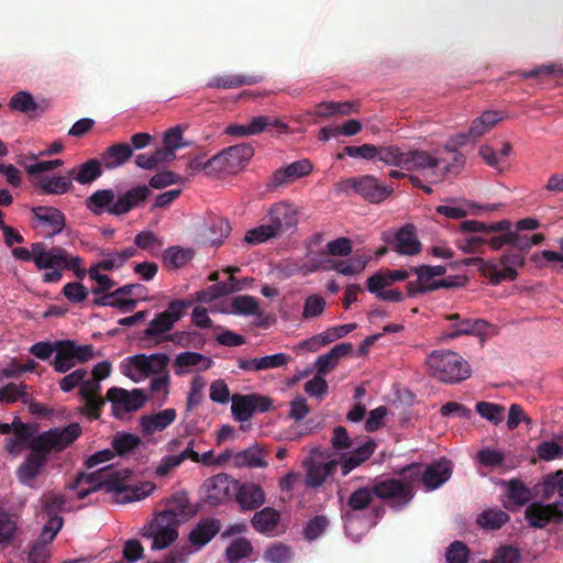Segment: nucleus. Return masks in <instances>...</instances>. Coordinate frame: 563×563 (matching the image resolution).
Here are the masks:
<instances>
[{
    "mask_svg": "<svg viewBox=\"0 0 563 563\" xmlns=\"http://www.w3.org/2000/svg\"><path fill=\"white\" fill-rule=\"evenodd\" d=\"M508 521V514L497 508L484 510L476 518L477 525L486 530L499 529Z\"/></svg>",
    "mask_w": 563,
    "mask_h": 563,
    "instance_id": "48",
    "label": "nucleus"
},
{
    "mask_svg": "<svg viewBox=\"0 0 563 563\" xmlns=\"http://www.w3.org/2000/svg\"><path fill=\"white\" fill-rule=\"evenodd\" d=\"M48 456L42 451L31 449L23 462L16 468V478L25 487L34 488V481L38 477L47 464Z\"/></svg>",
    "mask_w": 563,
    "mask_h": 563,
    "instance_id": "19",
    "label": "nucleus"
},
{
    "mask_svg": "<svg viewBox=\"0 0 563 563\" xmlns=\"http://www.w3.org/2000/svg\"><path fill=\"white\" fill-rule=\"evenodd\" d=\"M150 194L146 185L134 186L120 195L110 188L98 189L86 199L85 206L93 216L121 217L143 203Z\"/></svg>",
    "mask_w": 563,
    "mask_h": 563,
    "instance_id": "3",
    "label": "nucleus"
},
{
    "mask_svg": "<svg viewBox=\"0 0 563 563\" xmlns=\"http://www.w3.org/2000/svg\"><path fill=\"white\" fill-rule=\"evenodd\" d=\"M236 501L244 510H254L265 503V492L255 483L239 484L235 490Z\"/></svg>",
    "mask_w": 563,
    "mask_h": 563,
    "instance_id": "29",
    "label": "nucleus"
},
{
    "mask_svg": "<svg viewBox=\"0 0 563 563\" xmlns=\"http://www.w3.org/2000/svg\"><path fill=\"white\" fill-rule=\"evenodd\" d=\"M35 186L46 195H65L73 188V180L67 173L66 175H44L38 176Z\"/></svg>",
    "mask_w": 563,
    "mask_h": 563,
    "instance_id": "33",
    "label": "nucleus"
},
{
    "mask_svg": "<svg viewBox=\"0 0 563 563\" xmlns=\"http://www.w3.org/2000/svg\"><path fill=\"white\" fill-rule=\"evenodd\" d=\"M169 362L170 357L166 353H137L125 357L120 364V371L134 383L151 378L150 391L153 395H161L162 402H165L170 391Z\"/></svg>",
    "mask_w": 563,
    "mask_h": 563,
    "instance_id": "2",
    "label": "nucleus"
},
{
    "mask_svg": "<svg viewBox=\"0 0 563 563\" xmlns=\"http://www.w3.org/2000/svg\"><path fill=\"white\" fill-rule=\"evenodd\" d=\"M465 265L479 263L488 269L487 274L490 283L498 285L504 280H514L517 277V267L525 263L523 256L517 252H506L500 257V266L497 264L485 262L479 257H471L464 261Z\"/></svg>",
    "mask_w": 563,
    "mask_h": 563,
    "instance_id": "9",
    "label": "nucleus"
},
{
    "mask_svg": "<svg viewBox=\"0 0 563 563\" xmlns=\"http://www.w3.org/2000/svg\"><path fill=\"white\" fill-rule=\"evenodd\" d=\"M476 461L479 465L488 468H497L505 462V454L498 449L485 448L478 451Z\"/></svg>",
    "mask_w": 563,
    "mask_h": 563,
    "instance_id": "61",
    "label": "nucleus"
},
{
    "mask_svg": "<svg viewBox=\"0 0 563 563\" xmlns=\"http://www.w3.org/2000/svg\"><path fill=\"white\" fill-rule=\"evenodd\" d=\"M9 107L14 111L25 114L44 111V107H41V104L37 103L33 96L26 90H21L14 93L10 99Z\"/></svg>",
    "mask_w": 563,
    "mask_h": 563,
    "instance_id": "45",
    "label": "nucleus"
},
{
    "mask_svg": "<svg viewBox=\"0 0 563 563\" xmlns=\"http://www.w3.org/2000/svg\"><path fill=\"white\" fill-rule=\"evenodd\" d=\"M18 530L19 527L13 516L0 510V545L11 544L18 534Z\"/></svg>",
    "mask_w": 563,
    "mask_h": 563,
    "instance_id": "53",
    "label": "nucleus"
},
{
    "mask_svg": "<svg viewBox=\"0 0 563 563\" xmlns=\"http://www.w3.org/2000/svg\"><path fill=\"white\" fill-rule=\"evenodd\" d=\"M341 190L352 189L354 192L373 203L385 200L394 191L393 186L383 185L372 175H363L344 179L340 184Z\"/></svg>",
    "mask_w": 563,
    "mask_h": 563,
    "instance_id": "12",
    "label": "nucleus"
},
{
    "mask_svg": "<svg viewBox=\"0 0 563 563\" xmlns=\"http://www.w3.org/2000/svg\"><path fill=\"white\" fill-rule=\"evenodd\" d=\"M510 227L511 222L507 219L496 222L465 220L460 224V230L462 233H473L475 239H478L481 251L486 245L498 251L505 246V231Z\"/></svg>",
    "mask_w": 563,
    "mask_h": 563,
    "instance_id": "7",
    "label": "nucleus"
},
{
    "mask_svg": "<svg viewBox=\"0 0 563 563\" xmlns=\"http://www.w3.org/2000/svg\"><path fill=\"white\" fill-rule=\"evenodd\" d=\"M177 418L174 408H166L152 415H144L140 418V427L145 435H153L167 429Z\"/></svg>",
    "mask_w": 563,
    "mask_h": 563,
    "instance_id": "28",
    "label": "nucleus"
},
{
    "mask_svg": "<svg viewBox=\"0 0 563 563\" xmlns=\"http://www.w3.org/2000/svg\"><path fill=\"white\" fill-rule=\"evenodd\" d=\"M452 475V463L446 459H440L426 465L421 482L427 492H432L445 484Z\"/></svg>",
    "mask_w": 563,
    "mask_h": 563,
    "instance_id": "22",
    "label": "nucleus"
},
{
    "mask_svg": "<svg viewBox=\"0 0 563 563\" xmlns=\"http://www.w3.org/2000/svg\"><path fill=\"white\" fill-rule=\"evenodd\" d=\"M239 486L229 475L221 473L205 481L206 501L217 506L223 504L235 494Z\"/></svg>",
    "mask_w": 563,
    "mask_h": 563,
    "instance_id": "17",
    "label": "nucleus"
},
{
    "mask_svg": "<svg viewBox=\"0 0 563 563\" xmlns=\"http://www.w3.org/2000/svg\"><path fill=\"white\" fill-rule=\"evenodd\" d=\"M446 329L442 336L444 339H456L463 335L478 338L482 342L489 335L492 325L484 319L463 318L459 313L445 316Z\"/></svg>",
    "mask_w": 563,
    "mask_h": 563,
    "instance_id": "10",
    "label": "nucleus"
},
{
    "mask_svg": "<svg viewBox=\"0 0 563 563\" xmlns=\"http://www.w3.org/2000/svg\"><path fill=\"white\" fill-rule=\"evenodd\" d=\"M395 251L400 255L412 256L421 251L413 224H406L395 235Z\"/></svg>",
    "mask_w": 563,
    "mask_h": 563,
    "instance_id": "31",
    "label": "nucleus"
},
{
    "mask_svg": "<svg viewBox=\"0 0 563 563\" xmlns=\"http://www.w3.org/2000/svg\"><path fill=\"white\" fill-rule=\"evenodd\" d=\"M49 544L42 539L29 544L27 563H47L49 559Z\"/></svg>",
    "mask_w": 563,
    "mask_h": 563,
    "instance_id": "62",
    "label": "nucleus"
},
{
    "mask_svg": "<svg viewBox=\"0 0 563 563\" xmlns=\"http://www.w3.org/2000/svg\"><path fill=\"white\" fill-rule=\"evenodd\" d=\"M231 228L227 219L212 217L207 222L206 238L212 246H219L230 234Z\"/></svg>",
    "mask_w": 563,
    "mask_h": 563,
    "instance_id": "43",
    "label": "nucleus"
},
{
    "mask_svg": "<svg viewBox=\"0 0 563 563\" xmlns=\"http://www.w3.org/2000/svg\"><path fill=\"white\" fill-rule=\"evenodd\" d=\"M503 485L505 486L506 496L504 506L509 510L525 506L533 497L530 488L520 479L503 482Z\"/></svg>",
    "mask_w": 563,
    "mask_h": 563,
    "instance_id": "30",
    "label": "nucleus"
},
{
    "mask_svg": "<svg viewBox=\"0 0 563 563\" xmlns=\"http://www.w3.org/2000/svg\"><path fill=\"white\" fill-rule=\"evenodd\" d=\"M99 390L100 382L87 372V377L81 383L79 394L86 400V406L92 416H96L99 408L104 404L99 396Z\"/></svg>",
    "mask_w": 563,
    "mask_h": 563,
    "instance_id": "38",
    "label": "nucleus"
},
{
    "mask_svg": "<svg viewBox=\"0 0 563 563\" xmlns=\"http://www.w3.org/2000/svg\"><path fill=\"white\" fill-rule=\"evenodd\" d=\"M212 364L213 361L209 356L194 351L180 352L175 355L172 362L174 374L178 377L196 372H206Z\"/></svg>",
    "mask_w": 563,
    "mask_h": 563,
    "instance_id": "18",
    "label": "nucleus"
},
{
    "mask_svg": "<svg viewBox=\"0 0 563 563\" xmlns=\"http://www.w3.org/2000/svg\"><path fill=\"white\" fill-rule=\"evenodd\" d=\"M236 463L246 467H266L264 452L256 446L249 448L236 454Z\"/></svg>",
    "mask_w": 563,
    "mask_h": 563,
    "instance_id": "55",
    "label": "nucleus"
},
{
    "mask_svg": "<svg viewBox=\"0 0 563 563\" xmlns=\"http://www.w3.org/2000/svg\"><path fill=\"white\" fill-rule=\"evenodd\" d=\"M112 448L119 455H125L134 451L141 443V439L132 433L118 432L112 439Z\"/></svg>",
    "mask_w": 563,
    "mask_h": 563,
    "instance_id": "56",
    "label": "nucleus"
},
{
    "mask_svg": "<svg viewBox=\"0 0 563 563\" xmlns=\"http://www.w3.org/2000/svg\"><path fill=\"white\" fill-rule=\"evenodd\" d=\"M232 312L241 316H255L258 313L257 300L249 295L236 296L232 300Z\"/></svg>",
    "mask_w": 563,
    "mask_h": 563,
    "instance_id": "60",
    "label": "nucleus"
},
{
    "mask_svg": "<svg viewBox=\"0 0 563 563\" xmlns=\"http://www.w3.org/2000/svg\"><path fill=\"white\" fill-rule=\"evenodd\" d=\"M257 80L258 79L254 76L224 75L211 78L207 86L209 88L232 89L244 85L255 84Z\"/></svg>",
    "mask_w": 563,
    "mask_h": 563,
    "instance_id": "47",
    "label": "nucleus"
},
{
    "mask_svg": "<svg viewBox=\"0 0 563 563\" xmlns=\"http://www.w3.org/2000/svg\"><path fill=\"white\" fill-rule=\"evenodd\" d=\"M177 511L167 508L145 525L142 529V536L152 540V550L161 551L169 547L178 537Z\"/></svg>",
    "mask_w": 563,
    "mask_h": 563,
    "instance_id": "6",
    "label": "nucleus"
},
{
    "mask_svg": "<svg viewBox=\"0 0 563 563\" xmlns=\"http://www.w3.org/2000/svg\"><path fill=\"white\" fill-rule=\"evenodd\" d=\"M504 118L499 111L487 110L472 121L467 133L456 135V143L463 145L467 142H474L489 130H492Z\"/></svg>",
    "mask_w": 563,
    "mask_h": 563,
    "instance_id": "21",
    "label": "nucleus"
},
{
    "mask_svg": "<svg viewBox=\"0 0 563 563\" xmlns=\"http://www.w3.org/2000/svg\"><path fill=\"white\" fill-rule=\"evenodd\" d=\"M107 399L112 405L113 415L122 418L125 413L142 408L147 397L143 389L135 388L129 391L120 387H112L107 393Z\"/></svg>",
    "mask_w": 563,
    "mask_h": 563,
    "instance_id": "15",
    "label": "nucleus"
},
{
    "mask_svg": "<svg viewBox=\"0 0 563 563\" xmlns=\"http://www.w3.org/2000/svg\"><path fill=\"white\" fill-rule=\"evenodd\" d=\"M254 148L251 144L242 143L222 150L211 157L218 174H235L241 170L253 157Z\"/></svg>",
    "mask_w": 563,
    "mask_h": 563,
    "instance_id": "11",
    "label": "nucleus"
},
{
    "mask_svg": "<svg viewBox=\"0 0 563 563\" xmlns=\"http://www.w3.org/2000/svg\"><path fill=\"white\" fill-rule=\"evenodd\" d=\"M351 351V343H340L334 345L329 352L320 355L314 362L318 374L325 375L336 366L342 356L350 354Z\"/></svg>",
    "mask_w": 563,
    "mask_h": 563,
    "instance_id": "39",
    "label": "nucleus"
},
{
    "mask_svg": "<svg viewBox=\"0 0 563 563\" xmlns=\"http://www.w3.org/2000/svg\"><path fill=\"white\" fill-rule=\"evenodd\" d=\"M376 158L387 166L400 169H404L406 165V152L396 145L377 147Z\"/></svg>",
    "mask_w": 563,
    "mask_h": 563,
    "instance_id": "49",
    "label": "nucleus"
},
{
    "mask_svg": "<svg viewBox=\"0 0 563 563\" xmlns=\"http://www.w3.org/2000/svg\"><path fill=\"white\" fill-rule=\"evenodd\" d=\"M290 356L279 352L255 358H240L238 366L245 372H261L283 367L288 364Z\"/></svg>",
    "mask_w": 563,
    "mask_h": 563,
    "instance_id": "27",
    "label": "nucleus"
},
{
    "mask_svg": "<svg viewBox=\"0 0 563 563\" xmlns=\"http://www.w3.org/2000/svg\"><path fill=\"white\" fill-rule=\"evenodd\" d=\"M252 552L251 542L245 538H238L225 549V556L230 563H239L241 560L247 559Z\"/></svg>",
    "mask_w": 563,
    "mask_h": 563,
    "instance_id": "52",
    "label": "nucleus"
},
{
    "mask_svg": "<svg viewBox=\"0 0 563 563\" xmlns=\"http://www.w3.org/2000/svg\"><path fill=\"white\" fill-rule=\"evenodd\" d=\"M221 523L218 519L206 518L200 520L189 533V541L197 550L209 543L220 531Z\"/></svg>",
    "mask_w": 563,
    "mask_h": 563,
    "instance_id": "34",
    "label": "nucleus"
},
{
    "mask_svg": "<svg viewBox=\"0 0 563 563\" xmlns=\"http://www.w3.org/2000/svg\"><path fill=\"white\" fill-rule=\"evenodd\" d=\"M133 155V148L128 143H115L101 154V163L108 170L121 167Z\"/></svg>",
    "mask_w": 563,
    "mask_h": 563,
    "instance_id": "37",
    "label": "nucleus"
},
{
    "mask_svg": "<svg viewBox=\"0 0 563 563\" xmlns=\"http://www.w3.org/2000/svg\"><path fill=\"white\" fill-rule=\"evenodd\" d=\"M560 506H563V503H555L554 505L532 503L527 507L525 516L530 526L534 528H543L549 523L551 518L559 510Z\"/></svg>",
    "mask_w": 563,
    "mask_h": 563,
    "instance_id": "35",
    "label": "nucleus"
},
{
    "mask_svg": "<svg viewBox=\"0 0 563 563\" xmlns=\"http://www.w3.org/2000/svg\"><path fill=\"white\" fill-rule=\"evenodd\" d=\"M410 272L406 269L379 272L369 276L366 280V288L377 289L378 284L393 285L409 277Z\"/></svg>",
    "mask_w": 563,
    "mask_h": 563,
    "instance_id": "50",
    "label": "nucleus"
},
{
    "mask_svg": "<svg viewBox=\"0 0 563 563\" xmlns=\"http://www.w3.org/2000/svg\"><path fill=\"white\" fill-rule=\"evenodd\" d=\"M114 457L111 449L100 450L91 454L85 462L88 470L77 475L75 482L70 485L71 489L77 490L78 499H85L91 493L104 490L112 494L118 504H128L140 501L148 497L156 488L155 484L144 482L139 485H130L132 472L128 468H115L112 464L102 465Z\"/></svg>",
    "mask_w": 563,
    "mask_h": 563,
    "instance_id": "1",
    "label": "nucleus"
},
{
    "mask_svg": "<svg viewBox=\"0 0 563 563\" xmlns=\"http://www.w3.org/2000/svg\"><path fill=\"white\" fill-rule=\"evenodd\" d=\"M206 380L202 376L196 375L189 386V391L186 399V410L191 411L194 408L199 406L205 398Z\"/></svg>",
    "mask_w": 563,
    "mask_h": 563,
    "instance_id": "57",
    "label": "nucleus"
},
{
    "mask_svg": "<svg viewBox=\"0 0 563 563\" xmlns=\"http://www.w3.org/2000/svg\"><path fill=\"white\" fill-rule=\"evenodd\" d=\"M297 211L286 202L275 203L268 212V224L277 236L297 227Z\"/></svg>",
    "mask_w": 563,
    "mask_h": 563,
    "instance_id": "20",
    "label": "nucleus"
},
{
    "mask_svg": "<svg viewBox=\"0 0 563 563\" xmlns=\"http://www.w3.org/2000/svg\"><path fill=\"white\" fill-rule=\"evenodd\" d=\"M418 277L417 285L409 283L407 286L408 294L413 297L418 294L430 292L440 288H450L452 283L445 279H434V276L428 271V265H420L411 268Z\"/></svg>",
    "mask_w": 563,
    "mask_h": 563,
    "instance_id": "24",
    "label": "nucleus"
},
{
    "mask_svg": "<svg viewBox=\"0 0 563 563\" xmlns=\"http://www.w3.org/2000/svg\"><path fill=\"white\" fill-rule=\"evenodd\" d=\"M541 486L543 497L549 498L555 490L563 497V471L545 475Z\"/></svg>",
    "mask_w": 563,
    "mask_h": 563,
    "instance_id": "64",
    "label": "nucleus"
},
{
    "mask_svg": "<svg viewBox=\"0 0 563 563\" xmlns=\"http://www.w3.org/2000/svg\"><path fill=\"white\" fill-rule=\"evenodd\" d=\"M560 251L542 250L533 255V260L538 264H554L563 268V236L556 240Z\"/></svg>",
    "mask_w": 563,
    "mask_h": 563,
    "instance_id": "63",
    "label": "nucleus"
},
{
    "mask_svg": "<svg viewBox=\"0 0 563 563\" xmlns=\"http://www.w3.org/2000/svg\"><path fill=\"white\" fill-rule=\"evenodd\" d=\"M312 169L313 165L309 159L292 162L273 174L269 186L273 188L284 186L298 178L308 176Z\"/></svg>",
    "mask_w": 563,
    "mask_h": 563,
    "instance_id": "25",
    "label": "nucleus"
},
{
    "mask_svg": "<svg viewBox=\"0 0 563 563\" xmlns=\"http://www.w3.org/2000/svg\"><path fill=\"white\" fill-rule=\"evenodd\" d=\"M263 558L267 563H289L294 553L289 545L276 542L265 550Z\"/></svg>",
    "mask_w": 563,
    "mask_h": 563,
    "instance_id": "54",
    "label": "nucleus"
},
{
    "mask_svg": "<svg viewBox=\"0 0 563 563\" xmlns=\"http://www.w3.org/2000/svg\"><path fill=\"white\" fill-rule=\"evenodd\" d=\"M426 365L431 376L446 384H456L472 374L468 362L451 350H434L428 354Z\"/></svg>",
    "mask_w": 563,
    "mask_h": 563,
    "instance_id": "4",
    "label": "nucleus"
},
{
    "mask_svg": "<svg viewBox=\"0 0 563 563\" xmlns=\"http://www.w3.org/2000/svg\"><path fill=\"white\" fill-rule=\"evenodd\" d=\"M231 402L234 419L239 422H247L254 413L253 395H233Z\"/></svg>",
    "mask_w": 563,
    "mask_h": 563,
    "instance_id": "44",
    "label": "nucleus"
},
{
    "mask_svg": "<svg viewBox=\"0 0 563 563\" xmlns=\"http://www.w3.org/2000/svg\"><path fill=\"white\" fill-rule=\"evenodd\" d=\"M404 170L417 172L432 181H439L444 176L448 167H441V159L437 156L420 150L406 152V165Z\"/></svg>",
    "mask_w": 563,
    "mask_h": 563,
    "instance_id": "13",
    "label": "nucleus"
},
{
    "mask_svg": "<svg viewBox=\"0 0 563 563\" xmlns=\"http://www.w3.org/2000/svg\"><path fill=\"white\" fill-rule=\"evenodd\" d=\"M191 305L187 300H174L167 309L159 312L148 323L144 331L146 338H158L162 334L170 331L176 322H178L186 313V309Z\"/></svg>",
    "mask_w": 563,
    "mask_h": 563,
    "instance_id": "14",
    "label": "nucleus"
},
{
    "mask_svg": "<svg viewBox=\"0 0 563 563\" xmlns=\"http://www.w3.org/2000/svg\"><path fill=\"white\" fill-rule=\"evenodd\" d=\"M71 180L80 185H89L102 175L101 162L91 158L68 170Z\"/></svg>",
    "mask_w": 563,
    "mask_h": 563,
    "instance_id": "40",
    "label": "nucleus"
},
{
    "mask_svg": "<svg viewBox=\"0 0 563 563\" xmlns=\"http://www.w3.org/2000/svg\"><path fill=\"white\" fill-rule=\"evenodd\" d=\"M374 493L377 497L389 500L390 505L397 509L404 508L413 497L411 485L398 478L377 483Z\"/></svg>",
    "mask_w": 563,
    "mask_h": 563,
    "instance_id": "16",
    "label": "nucleus"
},
{
    "mask_svg": "<svg viewBox=\"0 0 563 563\" xmlns=\"http://www.w3.org/2000/svg\"><path fill=\"white\" fill-rule=\"evenodd\" d=\"M376 449V443L368 439L354 448L346 450L342 453L338 462V466H341L342 475L346 476L354 468L360 466L363 462L368 460Z\"/></svg>",
    "mask_w": 563,
    "mask_h": 563,
    "instance_id": "23",
    "label": "nucleus"
},
{
    "mask_svg": "<svg viewBox=\"0 0 563 563\" xmlns=\"http://www.w3.org/2000/svg\"><path fill=\"white\" fill-rule=\"evenodd\" d=\"M476 411L482 418L497 426L504 419L505 408L498 404L479 401L476 404Z\"/></svg>",
    "mask_w": 563,
    "mask_h": 563,
    "instance_id": "59",
    "label": "nucleus"
},
{
    "mask_svg": "<svg viewBox=\"0 0 563 563\" xmlns=\"http://www.w3.org/2000/svg\"><path fill=\"white\" fill-rule=\"evenodd\" d=\"M280 521V512L272 507H265L256 511L251 523L254 530L261 534H273Z\"/></svg>",
    "mask_w": 563,
    "mask_h": 563,
    "instance_id": "36",
    "label": "nucleus"
},
{
    "mask_svg": "<svg viewBox=\"0 0 563 563\" xmlns=\"http://www.w3.org/2000/svg\"><path fill=\"white\" fill-rule=\"evenodd\" d=\"M475 207L476 203L467 200H453L450 205L438 206L437 212L450 219H462L468 214H475Z\"/></svg>",
    "mask_w": 563,
    "mask_h": 563,
    "instance_id": "46",
    "label": "nucleus"
},
{
    "mask_svg": "<svg viewBox=\"0 0 563 563\" xmlns=\"http://www.w3.org/2000/svg\"><path fill=\"white\" fill-rule=\"evenodd\" d=\"M34 218L43 225L49 227L52 233L48 236L59 234L66 225L64 213L55 208L48 206H38L32 209Z\"/></svg>",
    "mask_w": 563,
    "mask_h": 563,
    "instance_id": "32",
    "label": "nucleus"
},
{
    "mask_svg": "<svg viewBox=\"0 0 563 563\" xmlns=\"http://www.w3.org/2000/svg\"><path fill=\"white\" fill-rule=\"evenodd\" d=\"M195 252L189 247L170 246L162 255L163 263L168 269H177L194 258Z\"/></svg>",
    "mask_w": 563,
    "mask_h": 563,
    "instance_id": "42",
    "label": "nucleus"
},
{
    "mask_svg": "<svg viewBox=\"0 0 563 563\" xmlns=\"http://www.w3.org/2000/svg\"><path fill=\"white\" fill-rule=\"evenodd\" d=\"M369 260H371L369 256L356 255L346 261H342V260L325 261V262L319 261L311 265V267L309 268V272H316L320 268L327 269L328 267L323 266V264H330L329 267L331 269H334L339 274L344 275V276H354V275L360 274L366 267Z\"/></svg>",
    "mask_w": 563,
    "mask_h": 563,
    "instance_id": "26",
    "label": "nucleus"
},
{
    "mask_svg": "<svg viewBox=\"0 0 563 563\" xmlns=\"http://www.w3.org/2000/svg\"><path fill=\"white\" fill-rule=\"evenodd\" d=\"M37 269L46 272L42 275L45 284L58 283L63 277V271H73L78 278H82L88 271L81 267V258L71 255L67 250L54 246L49 249V254H43L38 258Z\"/></svg>",
    "mask_w": 563,
    "mask_h": 563,
    "instance_id": "5",
    "label": "nucleus"
},
{
    "mask_svg": "<svg viewBox=\"0 0 563 563\" xmlns=\"http://www.w3.org/2000/svg\"><path fill=\"white\" fill-rule=\"evenodd\" d=\"M338 467L335 459L328 462H313L307 471L306 484L309 487H319L332 475Z\"/></svg>",
    "mask_w": 563,
    "mask_h": 563,
    "instance_id": "41",
    "label": "nucleus"
},
{
    "mask_svg": "<svg viewBox=\"0 0 563 563\" xmlns=\"http://www.w3.org/2000/svg\"><path fill=\"white\" fill-rule=\"evenodd\" d=\"M77 364L65 341H57L53 367L57 373H67Z\"/></svg>",
    "mask_w": 563,
    "mask_h": 563,
    "instance_id": "51",
    "label": "nucleus"
},
{
    "mask_svg": "<svg viewBox=\"0 0 563 563\" xmlns=\"http://www.w3.org/2000/svg\"><path fill=\"white\" fill-rule=\"evenodd\" d=\"M43 254H49V249L47 250L45 245L41 242L33 243L31 245V250L25 247H14L12 250V255L16 260H21L24 262H33L35 267L37 268L38 258Z\"/></svg>",
    "mask_w": 563,
    "mask_h": 563,
    "instance_id": "58",
    "label": "nucleus"
},
{
    "mask_svg": "<svg viewBox=\"0 0 563 563\" xmlns=\"http://www.w3.org/2000/svg\"><path fill=\"white\" fill-rule=\"evenodd\" d=\"M80 433L81 428L76 422L62 428H51L34 438L30 444V449L42 451L46 455L52 451L59 452L69 446Z\"/></svg>",
    "mask_w": 563,
    "mask_h": 563,
    "instance_id": "8",
    "label": "nucleus"
}]
</instances>
